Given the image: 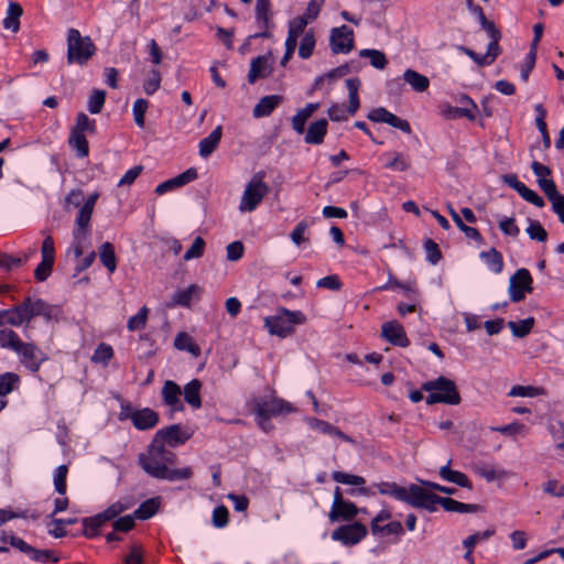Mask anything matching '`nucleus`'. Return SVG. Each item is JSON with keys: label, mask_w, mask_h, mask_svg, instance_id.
Here are the masks:
<instances>
[{"label": "nucleus", "mask_w": 564, "mask_h": 564, "mask_svg": "<svg viewBox=\"0 0 564 564\" xmlns=\"http://www.w3.org/2000/svg\"><path fill=\"white\" fill-rule=\"evenodd\" d=\"M175 460V454L166 449L163 444H160V442H156V438H153L147 453L139 456V463L142 469L154 478L167 479L171 481L191 478L193 475L191 467H183L180 469L169 468V466L173 465Z\"/></svg>", "instance_id": "obj_1"}, {"label": "nucleus", "mask_w": 564, "mask_h": 564, "mask_svg": "<svg viewBox=\"0 0 564 564\" xmlns=\"http://www.w3.org/2000/svg\"><path fill=\"white\" fill-rule=\"evenodd\" d=\"M0 346L14 351L20 362L30 371L37 372L47 356L36 345L25 343L10 328L0 329Z\"/></svg>", "instance_id": "obj_2"}, {"label": "nucleus", "mask_w": 564, "mask_h": 564, "mask_svg": "<svg viewBox=\"0 0 564 564\" xmlns=\"http://www.w3.org/2000/svg\"><path fill=\"white\" fill-rule=\"evenodd\" d=\"M98 197V192L93 193L85 200L76 217L75 228L73 231V250L76 258L83 256L84 249L88 242L90 236V220Z\"/></svg>", "instance_id": "obj_3"}, {"label": "nucleus", "mask_w": 564, "mask_h": 564, "mask_svg": "<svg viewBox=\"0 0 564 564\" xmlns=\"http://www.w3.org/2000/svg\"><path fill=\"white\" fill-rule=\"evenodd\" d=\"M422 390L429 393L425 401L430 405L436 403L458 405L462 402L456 383L444 376L424 382Z\"/></svg>", "instance_id": "obj_4"}, {"label": "nucleus", "mask_w": 564, "mask_h": 564, "mask_svg": "<svg viewBox=\"0 0 564 564\" xmlns=\"http://www.w3.org/2000/svg\"><path fill=\"white\" fill-rule=\"evenodd\" d=\"M306 322V316L301 311H290L279 307L274 315L264 318V326L271 335L285 338L294 333L296 325Z\"/></svg>", "instance_id": "obj_5"}, {"label": "nucleus", "mask_w": 564, "mask_h": 564, "mask_svg": "<svg viewBox=\"0 0 564 564\" xmlns=\"http://www.w3.org/2000/svg\"><path fill=\"white\" fill-rule=\"evenodd\" d=\"M376 487L380 495L391 496L416 509L422 508L425 489L419 485L412 484L409 487H402L397 482L382 481Z\"/></svg>", "instance_id": "obj_6"}, {"label": "nucleus", "mask_w": 564, "mask_h": 564, "mask_svg": "<svg viewBox=\"0 0 564 564\" xmlns=\"http://www.w3.org/2000/svg\"><path fill=\"white\" fill-rule=\"evenodd\" d=\"M96 53V46L89 36H83L76 29L67 33V62L78 65L86 64Z\"/></svg>", "instance_id": "obj_7"}, {"label": "nucleus", "mask_w": 564, "mask_h": 564, "mask_svg": "<svg viewBox=\"0 0 564 564\" xmlns=\"http://www.w3.org/2000/svg\"><path fill=\"white\" fill-rule=\"evenodd\" d=\"M96 132L95 120L89 119L85 112H79L76 117L75 124L70 129L68 144L76 151L78 158H86L89 154V144L86 133L94 134Z\"/></svg>", "instance_id": "obj_8"}, {"label": "nucleus", "mask_w": 564, "mask_h": 564, "mask_svg": "<svg viewBox=\"0 0 564 564\" xmlns=\"http://www.w3.org/2000/svg\"><path fill=\"white\" fill-rule=\"evenodd\" d=\"M442 506L448 512L475 513L480 510L478 505L463 503L447 497H440L433 492L425 490L422 508L430 512L437 510V506Z\"/></svg>", "instance_id": "obj_9"}, {"label": "nucleus", "mask_w": 564, "mask_h": 564, "mask_svg": "<svg viewBox=\"0 0 564 564\" xmlns=\"http://www.w3.org/2000/svg\"><path fill=\"white\" fill-rule=\"evenodd\" d=\"M268 193L269 186L263 182L262 176L254 175L245 188L239 210L241 213L253 212Z\"/></svg>", "instance_id": "obj_10"}, {"label": "nucleus", "mask_w": 564, "mask_h": 564, "mask_svg": "<svg viewBox=\"0 0 564 564\" xmlns=\"http://www.w3.org/2000/svg\"><path fill=\"white\" fill-rule=\"evenodd\" d=\"M253 411L259 417L260 426L265 430L264 422L269 417L275 416L282 413H290L294 411V408L282 399H270V400H257L253 404Z\"/></svg>", "instance_id": "obj_11"}, {"label": "nucleus", "mask_w": 564, "mask_h": 564, "mask_svg": "<svg viewBox=\"0 0 564 564\" xmlns=\"http://www.w3.org/2000/svg\"><path fill=\"white\" fill-rule=\"evenodd\" d=\"M368 534V529L360 522L338 527L332 533V539L346 546L358 544Z\"/></svg>", "instance_id": "obj_12"}, {"label": "nucleus", "mask_w": 564, "mask_h": 564, "mask_svg": "<svg viewBox=\"0 0 564 564\" xmlns=\"http://www.w3.org/2000/svg\"><path fill=\"white\" fill-rule=\"evenodd\" d=\"M130 419L133 426L144 431L154 427L159 422V415L150 408L133 410L131 408L123 409L120 413V420Z\"/></svg>", "instance_id": "obj_13"}, {"label": "nucleus", "mask_w": 564, "mask_h": 564, "mask_svg": "<svg viewBox=\"0 0 564 564\" xmlns=\"http://www.w3.org/2000/svg\"><path fill=\"white\" fill-rule=\"evenodd\" d=\"M532 276L527 269H519L510 278L509 295L512 302L524 300L527 293H531Z\"/></svg>", "instance_id": "obj_14"}, {"label": "nucleus", "mask_w": 564, "mask_h": 564, "mask_svg": "<svg viewBox=\"0 0 564 564\" xmlns=\"http://www.w3.org/2000/svg\"><path fill=\"white\" fill-rule=\"evenodd\" d=\"M367 118L372 122L387 123L405 133H411L412 131L410 123L405 119L395 116L383 107L372 109L368 113Z\"/></svg>", "instance_id": "obj_15"}, {"label": "nucleus", "mask_w": 564, "mask_h": 564, "mask_svg": "<svg viewBox=\"0 0 564 564\" xmlns=\"http://www.w3.org/2000/svg\"><path fill=\"white\" fill-rule=\"evenodd\" d=\"M367 118L372 122L387 123L405 133H411L412 131L410 123L405 119L395 116L383 107L372 109L368 113Z\"/></svg>", "instance_id": "obj_16"}, {"label": "nucleus", "mask_w": 564, "mask_h": 564, "mask_svg": "<svg viewBox=\"0 0 564 564\" xmlns=\"http://www.w3.org/2000/svg\"><path fill=\"white\" fill-rule=\"evenodd\" d=\"M329 42L335 54L348 53L354 47V32L346 25L335 28L332 30Z\"/></svg>", "instance_id": "obj_17"}, {"label": "nucleus", "mask_w": 564, "mask_h": 564, "mask_svg": "<svg viewBox=\"0 0 564 564\" xmlns=\"http://www.w3.org/2000/svg\"><path fill=\"white\" fill-rule=\"evenodd\" d=\"M189 437L191 433L183 429L180 424H173L161 429L154 436L156 442H160V444L164 445V443H167L172 447L185 443Z\"/></svg>", "instance_id": "obj_18"}, {"label": "nucleus", "mask_w": 564, "mask_h": 564, "mask_svg": "<svg viewBox=\"0 0 564 564\" xmlns=\"http://www.w3.org/2000/svg\"><path fill=\"white\" fill-rule=\"evenodd\" d=\"M271 2L270 0H256V20L261 32L253 35V37H270L269 29L272 25L270 14Z\"/></svg>", "instance_id": "obj_19"}, {"label": "nucleus", "mask_w": 564, "mask_h": 564, "mask_svg": "<svg viewBox=\"0 0 564 564\" xmlns=\"http://www.w3.org/2000/svg\"><path fill=\"white\" fill-rule=\"evenodd\" d=\"M381 334L392 345L408 347L410 344L403 326L395 321L384 323L382 325Z\"/></svg>", "instance_id": "obj_20"}, {"label": "nucleus", "mask_w": 564, "mask_h": 564, "mask_svg": "<svg viewBox=\"0 0 564 564\" xmlns=\"http://www.w3.org/2000/svg\"><path fill=\"white\" fill-rule=\"evenodd\" d=\"M182 394L181 388L177 383L172 380L164 382L162 388V398L164 403L170 406L171 411H183L184 405L180 399Z\"/></svg>", "instance_id": "obj_21"}, {"label": "nucleus", "mask_w": 564, "mask_h": 564, "mask_svg": "<svg viewBox=\"0 0 564 564\" xmlns=\"http://www.w3.org/2000/svg\"><path fill=\"white\" fill-rule=\"evenodd\" d=\"M271 72V54L258 56L251 61L248 82L253 84L258 78L268 77Z\"/></svg>", "instance_id": "obj_22"}, {"label": "nucleus", "mask_w": 564, "mask_h": 564, "mask_svg": "<svg viewBox=\"0 0 564 564\" xmlns=\"http://www.w3.org/2000/svg\"><path fill=\"white\" fill-rule=\"evenodd\" d=\"M307 423L311 429L316 430L325 435L337 437V438H339L344 442L350 443V444L356 443L349 435L345 434L337 426H335L326 421H323V420H319L316 417H310L307 420Z\"/></svg>", "instance_id": "obj_23"}, {"label": "nucleus", "mask_w": 564, "mask_h": 564, "mask_svg": "<svg viewBox=\"0 0 564 564\" xmlns=\"http://www.w3.org/2000/svg\"><path fill=\"white\" fill-rule=\"evenodd\" d=\"M283 97L280 95H269L262 97L254 106L252 115L254 118H262L270 116L273 110L282 102Z\"/></svg>", "instance_id": "obj_24"}, {"label": "nucleus", "mask_w": 564, "mask_h": 564, "mask_svg": "<svg viewBox=\"0 0 564 564\" xmlns=\"http://www.w3.org/2000/svg\"><path fill=\"white\" fill-rule=\"evenodd\" d=\"M23 14V8L20 3L10 1L3 19V28L17 33L20 30V19Z\"/></svg>", "instance_id": "obj_25"}, {"label": "nucleus", "mask_w": 564, "mask_h": 564, "mask_svg": "<svg viewBox=\"0 0 564 564\" xmlns=\"http://www.w3.org/2000/svg\"><path fill=\"white\" fill-rule=\"evenodd\" d=\"M474 471L488 482L509 477V473L507 470L488 464L476 465L474 467Z\"/></svg>", "instance_id": "obj_26"}, {"label": "nucleus", "mask_w": 564, "mask_h": 564, "mask_svg": "<svg viewBox=\"0 0 564 564\" xmlns=\"http://www.w3.org/2000/svg\"><path fill=\"white\" fill-rule=\"evenodd\" d=\"M223 128L217 126L208 137L204 138L199 142V155L203 158L209 156L217 148L221 140Z\"/></svg>", "instance_id": "obj_27"}, {"label": "nucleus", "mask_w": 564, "mask_h": 564, "mask_svg": "<svg viewBox=\"0 0 564 564\" xmlns=\"http://www.w3.org/2000/svg\"><path fill=\"white\" fill-rule=\"evenodd\" d=\"M359 512L357 506L350 501H345L337 509H332L328 518L332 522L338 520L349 521L352 520Z\"/></svg>", "instance_id": "obj_28"}, {"label": "nucleus", "mask_w": 564, "mask_h": 564, "mask_svg": "<svg viewBox=\"0 0 564 564\" xmlns=\"http://www.w3.org/2000/svg\"><path fill=\"white\" fill-rule=\"evenodd\" d=\"M327 132V121L325 119L317 120L310 124L305 134L307 144H321Z\"/></svg>", "instance_id": "obj_29"}, {"label": "nucleus", "mask_w": 564, "mask_h": 564, "mask_svg": "<svg viewBox=\"0 0 564 564\" xmlns=\"http://www.w3.org/2000/svg\"><path fill=\"white\" fill-rule=\"evenodd\" d=\"M200 389L202 382L198 379L191 380L184 387V400L194 409H199L202 406Z\"/></svg>", "instance_id": "obj_30"}, {"label": "nucleus", "mask_w": 564, "mask_h": 564, "mask_svg": "<svg viewBox=\"0 0 564 564\" xmlns=\"http://www.w3.org/2000/svg\"><path fill=\"white\" fill-rule=\"evenodd\" d=\"M403 80L416 93H423L430 86V79L414 69H406L403 73Z\"/></svg>", "instance_id": "obj_31"}, {"label": "nucleus", "mask_w": 564, "mask_h": 564, "mask_svg": "<svg viewBox=\"0 0 564 564\" xmlns=\"http://www.w3.org/2000/svg\"><path fill=\"white\" fill-rule=\"evenodd\" d=\"M319 104H307L303 109H300L292 118V127L299 133L302 134L305 130V123L307 119L317 110Z\"/></svg>", "instance_id": "obj_32"}, {"label": "nucleus", "mask_w": 564, "mask_h": 564, "mask_svg": "<svg viewBox=\"0 0 564 564\" xmlns=\"http://www.w3.org/2000/svg\"><path fill=\"white\" fill-rule=\"evenodd\" d=\"M440 476L444 480L456 484L463 488H467V489L473 488L471 482L468 479V477L462 471L451 469L448 464L441 467Z\"/></svg>", "instance_id": "obj_33"}, {"label": "nucleus", "mask_w": 564, "mask_h": 564, "mask_svg": "<svg viewBox=\"0 0 564 564\" xmlns=\"http://www.w3.org/2000/svg\"><path fill=\"white\" fill-rule=\"evenodd\" d=\"M174 347L178 350H185L196 358L200 355V347L185 332H181L176 335Z\"/></svg>", "instance_id": "obj_34"}, {"label": "nucleus", "mask_w": 564, "mask_h": 564, "mask_svg": "<svg viewBox=\"0 0 564 564\" xmlns=\"http://www.w3.org/2000/svg\"><path fill=\"white\" fill-rule=\"evenodd\" d=\"M28 310V305L23 301L20 305L7 312V323L13 326H20L25 322H30L31 318Z\"/></svg>", "instance_id": "obj_35"}, {"label": "nucleus", "mask_w": 564, "mask_h": 564, "mask_svg": "<svg viewBox=\"0 0 564 564\" xmlns=\"http://www.w3.org/2000/svg\"><path fill=\"white\" fill-rule=\"evenodd\" d=\"M480 258L486 261L489 270L494 273H500L503 269L502 254L496 249L491 248L488 251H482Z\"/></svg>", "instance_id": "obj_36"}, {"label": "nucleus", "mask_w": 564, "mask_h": 564, "mask_svg": "<svg viewBox=\"0 0 564 564\" xmlns=\"http://www.w3.org/2000/svg\"><path fill=\"white\" fill-rule=\"evenodd\" d=\"M99 257L102 264L110 273H113L117 268V258L113 246L110 242H104L99 250Z\"/></svg>", "instance_id": "obj_37"}, {"label": "nucleus", "mask_w": 564, "mask_h": 564, "mask_svg": "<svg viewBox=\"0 0 564 564\" xmlns=\"http://www.w3.org/2000/svg\"><path fill=\"white\" fill-rule=\"evenodd\" d=\"M371 533L377 536L402 535L404 530L400 521H391L384 525H370Z\"/></svg>", "instance_id": "obj_38"}, {"label": "nucleus", "mask_w": 564, "mask_h": 564, "mask_svg": "<svg viewBox=\"0 0 564 564\" xmlns=\"http://www.w3.org/2000/svg\"><path fill=\"white\" fill-rule=\"evenodd\" d=\"M159 508V498H151L139 506V508L134 511V516L140 520H148L156 513Z\"/></svg>", "instance_id": "obj_39"}, {"label": "nucleus", "mask_w": 564, "mask_h": 564, "mask_svg": "<svg viewBox=\"0 0 564 564\" xmlns=\"http://www.w3.org/2000/svg\"><path fill=\"white\" fill-rule=\"evenodd\" d=\"M534 325V318L528 317L520 322H509L508 327L511 329V333L514 337L522 338L525 337Z\"/></svg>", "instance_id": "obj_40"}, {"label": "nucleus", "mask_w": 564, "mask_h": 564, "mask_svg": "<svg viewBox=\"0 0 564 564\" xmlns=\"http://www.w3.org/2000/svg\"><path fill=\"white\" fill-rule=\"evenodd\" d=\"M478 112V107L473 106L471 109H467V107H448L447 110L444 111V115L448 119H458L462 117L467 118L468 120H475Z\"/></svg>", "instance_id": "obj_41"}, {"label": "nucleus", "mask_w": 564, "mask_h": 564, "mask_svg": "<svg viewBox=\"0 0 564 564\" xmlns=\"http://www.w3.org/2000/svg\"><path fill=\"white\" fill-rule=\"evenodd\" d=\"M508 394L509 397L534 398L539 395H544L545 390L541 387L533 386H513Z\"/></svg>", "instance_id": "obj_42"}, {"label": "nucleus", "mask_w": 564, "mask_h": 564, "mask_svg": "<svg viewBox=\"0 0 564 564\" xmlns=\"http://www.w3.org/2000/svg\"><path fill=\"white\" fill-rule=\"evenodd\" d=\"M359 55L369 58L370 64L377 69H383L388 64L384 53L378 50L365 48Z\"/></svg>", "instance_id": "obj_43"}, {"label": "nucleus", "mask_w": 564, "mask_h": 564, "mask_svg": "<svg viewBox=\"0 0 564 564\" xmlns=\"http://www.w3.org/2000/svg\"><path fill=\"white\" fill-rule=\"evenodd\" d=\"M82 522L84 524L83 534L89 539L97 536L99 534V529L105 524L98 514L90 518H84Z\"/></svg>", "instance_id": "obj_44"}, {"label": "nucleus", "mask_w": 564, "mask_h": 564, "mask_svg": "<svg viewBox=\"0 0 564 564\" xmlns=\"http://www.w3.org/2000/svg\"><path fill=\"white\" fill-rule=\"evenodd\" d=\"M106 100V91L100 89L93 90L87 101V109L90 113L101 112Z\"/></svg>", "instance_id": "obj_45"}, {"label": "nucleus", "mask_w": 564, "mask_h": 564, "mask_svg": "<svg viewBox=\"0 0 564 564\" xmlns=\"http://www.w3.org/2000/svg\"><path fill=\"white\" fill-rule=\"evenodd\" d=\"M20 377L13 372H6L0 376V395L3 398L13 391L14 387L19 383Z\"/></svg>", "instance_id": "obj_46"}, {"label": "nucleus", "mask_w": 564, "mask_h": 564, "mask_svg": "<svg viewBox=\"0 0 564 564\" xmlns=\"http://www.w3.org/2000/svg\"><path fill=\"white\" fill-rule=\"evenodd\" d=\"M198 291L195 284L189 285L187 289L174 293L172 301L173 305L189 306L193 294Z\"/></svg>", "instance_id": "obj_47"}, {"label": "nucleus", "mask_w": 564, "mask_h": 564, "mask_svg": "<svg viewBox=\"0 0 564 564\" xmlns=\"http://www.w3.org/2000/svg\"><path fill=\"white\" fill-rule=\"evenodd\" d=\"M314 47H315L314 33L312 31H308L304 34V36L301 40L300 47H299V55L302 58L306 59L312 56Z\"/></svg>", "instance_id": "obj_48"}, {"label": "nucleus", "mask_w": 564, "mask_h": 564, "mask_svg": "<svg viewBox=\"0 0 564 564\" xmlns=\"http://www.w3.org/2000/svg\"><path fill=\"white\" fill-rule=\"evenodd\" d=\"M333 479L336 482L343 484V485H352V486H362L366 482V479L361 476L347 474L344 471H334L332 474Z\"/></svg>", "instance_id": "obj_49"}, {"label": "nucleus", "mask_w": 564, "mask_h": 564, "mask_svg": "<svg viewBox=\"0 0 564 564\" xmlns=\"http://www.w3.org/2000/svg\"><path fill=\"white\" fill-rule=\"evenodd\" d=\"M148 307H141L138 314L129 318L127 324L128 329L130 332H134L144 328L148 319Z\"/></svg>", "instance_id": "obj_50"}, {"label": "nucleus", "mask_w": 564, "mask_h": 564, "mask_svg": "<svg viewBox=\"0 0 564 564\" xmlns=\"http://www.w3.org/2000/svg\"><path fill=\"white\" fill-rule=\"evenodd\" d=\"M161 85V74L158 69L150 70L148 78L143 84V89L147 95H153Z\"/></svg>", "instance_id": "obj_51"}, {"label": "nucleus", "mask_w": 564, "mask_h": 564, "mask_svg": "<svg viewBox=\"0 0 564 564\" xmlns=\"http://www.w3.org/2000/svg\"><path fill=\"white\" fill-rule=\"evenodd\" d=\"M113 356V350L111 348V346L107 345V344H100L93 357H91V361L93 362H96V364H107Z\"/></svg>", "instance_id": "obj_52"}, {"label": "nucleus", "mask_w": 564, "mask_h": 564, "mask_svg": "<svg viewBox=\"0 0 564 564\" xmlns=\"http://www.w3.org/2000/svg\"><path fill=\"white\" fill-rule=\"evenodd\" d=\"M149 107V102L145 99L139 98L133 104V117L134 122L138 127L143 128L144 127V115Z\"/></svg>", "instance_id": "obj_53"}, {"label": "nucleus", "mask_w": 564, "mask_h": 564, "mask_svg": "<svg viewBox=\"0 0 564 564\" xmlns=\"http://www.w3.org/2000/svg\"><path fill=\"white\" fill-rule=\"evenodd\" d=\"M205 249V241L202 237H196L192 246L184 253V260L198 259L203 256Z\"/></svg>", "instance_id": "obj_54"}, {"label": "nucleus", "mask_w": 564, "mask_h": 564, "mask_svg": "<svg viewBox=\"0 0 564 564\" xmlns=\"http://www.w3.org/2000/svg\"><path fill=\"white\" fill-rule=\"evenodd\" d=\"M308 228V224L306 220L300 221L295 228L292 230L290 238L294 245L300 247L303 242H306L308 239L305 234Z\"/></svg>", "instance_id": "obj_55"}, {"label": "nucleus", "mask_w": 564, "mask_h": 564, "mask_svg": "<svg viewBox=\"0 0 564 564\" xmlns=\"http://www.w3.org/2000/svg\"><path fill=\"white\" fill-rule=\"evenodd\" d=\"M29 557L33 561L41 562V563H46V562L56 563L59 560V557L57 555H55L52 551L37 550L35 547H32V551H31Z\"/></svg>", "instance_id": "obj_56"}, {"label": "nucleus", "mask_w": 564, "mask_h": 564, "mask_svg": "<svg viewBox=\"0 0 564 564\" xmlns=\"http://www.w3.org/2000/svg\"><path fill=\"white\" fill-rule=\"evenodd\" d=\"M67 466L61 465L56 468L54 475V485L55 489L59 495H64L66 492V476H67Z\"/></svg>", "instance_id": "obj_57"}, {"label": "nucleus", "mask_w": 564, "mask_h": 564, "mask_svg": "<svg viewBox=\"0 0 564 564\" xmlns=\"http://www.w3.org/2000/svg\"><path fill=\"white\" fill-rule=\"evenodd\" d=\"M495 529H487L484 532H476L471 535H469L467 539L463 541V545L466 549L475 547L476 543H479V541L488 540L495 534Z\"/></svg>", "instance_id": "obj_58"}, {"label": "nucleus", "mask_w": 564, "mask_h": 564, "mask_svg": "<svg viewBox=\"0 0 564 564\" xmlns=\"http://www.w3.org/2000/svg\"><path fill=\"white\" fill-rule=\"evenodd\" d=\"M527 234L532 240L544 242L547 239V232L539 221H530Z\"/></svg>", "instance_id": "obj_59"}, {"label": "nucleus", "mask_w": 564, "mask_h": 564, "mask_svg": "<svg viewBox=\"0 0 564 564\" xmlns=\"http://www.w3.org/2000/svg\"><path fill=\"white\" fill-rule=\"evenodd\" d=\"M308 23L310 21L307 20V18H304L303 15L293 19L289 24L288 34L299 37L300 35L303 34Z\"/></svg>", "instance_id": "obj_60"}, {"label": "nucleus", "mask_w": 564, "mask_h": 564, "mask_svg": "<svg viewBox=\"0 0 564 564\" xmlns=\"http://www.w3.org/2000/svg\"><path fill=\"white\" fill-rule=\"evenodd\" d=\"M519 195L525 199L527 202L533 204L536 207H543L544 200L541 196H539L533 189L529 188L525 184L519 191Z\"/></svg>", "instance_id": "obj_61"}, {"label": "nucleus", "mask_w": 564, "mask_h": 564, "mask_svg": "<svg viewBox=\"0 0 564 564\" xmlns=\"http://www.w3.org/2000/svg\"><path fill=\"white\" fill-rule=\"evenodd\" d=\"M500 230L511 237H517L520 232L519 227L516 225V220L513 217H506L499 223Z\"/></svg>", "instance_id": "obj_62"}, {"label": "nucleus", "mask_w": 564, "mask_h": 564, "mask_svg": "<svg viewBox=\"0 0 564 564\" xmlns=\"http://www.w3.org/2000/svg\"><path fill=\"white\" fill-rule=\"evenodd\" d=\"M124 564H143V551L141 545H131L130 553L124 558Z\"/></svg>", "instance_id": "obj_63"}, {"label": "nucleus", "mask_w": 564, "mask_h": 564, "mask_svg": "<svg viewBox=\"0 0 564 564\" xmlns=\"http://www.w3.org/2000/svg\"><path fill=\"white\" fill-rule=\"evenodd\" d=\"M552 205L555 214H557L560 220L564 218V195L558 192L547 198Z\"/></svg>", "instance_id": "obj_64"}]
</instances>
